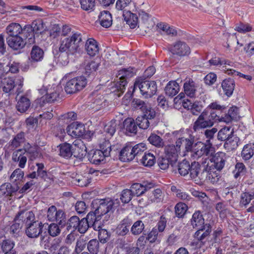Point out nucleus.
I'll use <instances>...</instances> for the list:
<instances>
[{"mask_svg":"<svg viewBox=\"0 0 254 254\" xmlns=\"http://www.w3.org/2000/svg\"><path fill=\"white\" fill-rule=\"evenodd\" d=\"M123 16L127 23L128 24L131 28H134L138 23V17L137 15L127 10L123 12Z\"/></svg>","mask_w":254,"mask_h":254,"instance_id":"4c0bfd02","label":"nucleus"},{"mask_svg":"<svg viewBox=\"0 0 254 254\" xmlns=\"http://www.w3.org/2000/svg\"><path fill=\"white\" fill-rule=\"evenodd\" d=\"M2 88L3 91L5 93H10L13 90L14 88L18 85V87L17 90V95L21 91L20 89L23 86V78L19 77L17 79V81L15 83L14 79L11 77H6L3 78L1 81Z\"/></svg>","mask_w":254,"mask_h":254,"instance_id":"423d86ee","label":"nucleus"},{"mask_svg":"<svg viewBox=\"0 0 254 254\" xmlns=\"http://www.w3.org/2000/svg\"><path fill=\"white\" fill-rule=\"evenodd\" d=\"M30 105V101L29 99L26 97L22 96L17 102L16 108L20 113H24L28 110Z\"/></svg>","mask_w":254,"mask_h":254,"instance_id":"c03bdc74","label":"nucleus"},{"mask_svg":"<svg viewBox=\"0 0 254 254\" xmlns=\"http://www.w3.org/2000/svg\"><path fill=\"white\" fill-rule=\"evenodd\" d=\"M157 88L155 81L144 80L141 78H138L134 83L133 91L138 89L141 95L145 98H148L151 97L156 93Z\"/></svg>","mask_w":254,"mask_h":254,"instance_id":"7ed1b4c3","label":"nucleus"},{"mask_svg":"<svg viewBox=\"0 0 254 254\" xmlns=\"http://www.w3.org/2000/svg\"><path fill=\"white\" fill-rule=\"evenodd\" d=\"M141 164L146 167L152 166L156 162L155 156L151 153H144L142 158L140 159Z\"/></svg>","mask_w":254,"mask_h":254,"instance_id":"37998d69","label":"nucleus"},{"mask_svg":"<svg viewBox=\"0 0 254 254\" xmlns=\"http://www.w3.org/2000/svg\"><path fill=\"white\" fill-rule=\"evenodd\" d=\"M1 250L3 254H16L14 249L15 243L13 241L7 239L3 240L0 244Z\"/></svg>","mask_w":254,"mask_h":254,"instance_id":"cd10ccee","label":"nucleus"},{"mask_svg":"<svg viewBox=\"0 0 254 254\" xmlns=\"http://www.w3.org/2000/svg\"><path fill=\"white\" fill-rule=\"evenodd\" d=\"M87 249L91 254H97L99 250V243L96 239L91 240L87 244Z\"/></svg>","mask_w":254,"mask_h":254,"instance_id":"69168bd1","label":"nucleus"},{"mask_svg":"<svg viewBox=\"0 0 254 254\" xmlns=\"http://www.w3.org/2000/svg\"><path fill=\"white\" fill-rule=\"evenodd\" d=\"M105 157L103 152L100 150H92L88 153V160L92 164H99L104 161Z\"/></svg>","mask_w":254,"mask_h":254,"instance_id":"bb28decb","label":"nucleus"},{"mask_svg":"<svg viewBox=\"0 0 254 254\" xmlns=\"http://www.w3.org/2000/svg\"><path fill=\"white\" fill-rule=\"evenodd\" d=\"M200 170L199 164L196 162H192L189 170L190 177L193 179H195L197 177L199 178V176L200 175V174H199Z\"/></svg>","mask_w":254,"mask_h":254,"instance_id":"13d9d810","label":"nucleus"},{"mask_svg":"<svg viewBox=\"0 0 254 254\" xmlns=\"http://www.w3.org/2000/svg\"><path fill=\"white\" fill-rule=\"evenodd\" d=\"M209 63L210 65H223V70L226 72V67H227V65L230 66L232 62L230 61L222 59L219 57H214L209 61Z\"/></svg>","mask_w":254,"mask_h":254,"instance_id":"8fccbe9b","label":"nucleus"},{"mask_svg":"<svg viewBox=\"0 0 254 254\" xmlns=\"http://www.w3.org/2000/svg\"><path fill=\"white\" fill-rule=\"evenodd\" d=\"M144 229V224L141 220H137L135 222L131 227V232L133 235L140 234Z\"/></svg>","mask_w":254,"mask_h":254,"instance_id":"5fc2aeb1","label":"nucleus"},{"mask_svg":"<svg viewBox=\"0 0 254 254\" xmlns=\"http://www.w3.org/2000/svg\"><path fill=\"white\" fill-rule=\"evenodd\" d=\"M30 25H25L23 29L21 26L17 23L12 22L9 24L6 28V33L7 37H13L21 35L26 28H29Z\"/></svg>","mask_w":254,"mask_h":254,"instance_id":"4468645a","label":"nucleus"},{"mask_svg":"<svg viewBox=\"0 0 254 254\" xmlns=\"http://www.w3.org/2000/svg\"><path fill=\"white\" fill-rule=\"evenodd\" d=\"M136 122L132 118H127L124 122V127L126 131L128 133H136L137 132V126Z\"/></svg>","mask_w":254,"mask_h":254,"instance_id":"09e8293b","label":"nucleus"},{"mask_svg":"<svg viewBox=\"0 0 254 254\" xmlns=\"http://www.w3.org/2000/svg\"><path fill=\"white\" fill-rule=\"evenodd\" d=\"M163 199L162 191L159 189L154 190L148 195V203H158Z\"/></svg>","mask_w":254,"mask_h":254,"instance_id":"79ce46f5","label":"nucleus"},{"mask_svg":"<svg viewBox=\"0 0 254 254\" xmlns=\"http://www.w3.org/2000/svg\"><path fill=\"white\" fill-rule=\"evenodd\" d=\"M235 86V82L234 80L231 78L225 79L221 83V87L224 94L228 97H230L232 95Z\"/></svg>","mask_w":254,"mask_h":254,"instance_id":"393cba45","label":"nucleus"},{"mask_svg":"<svg viewBox=\"0 0 254 254\" xmlns=\"http://www.w3.org/2000/svg\"><path fill=\"white\" fill-rule=\"evenodd\" d=\"M73 146L64 142L59 145V155L65 159L70 158L73 155Z\"/></svg>","mask_w":254,"mask_h":254,"instance_id":"4be33fe9","label":"nucleus"},{"mask_svg":"<svg viewBox=\"0 0 254 254\" xmlns=\"http://www.w3.org/2000/svg\"><path fill=\"white\" fill-rule=\"evenodd\" d=\"M191 224L193 228L198 229L205 225L204 219L200 211H196L193 213L191 219Z\"/></svg>","mask_w":254,"mask_h":254,"instance_id":"a19ab883","label":"nucleus"},{"mask_svg":"<svg viewBox=\"0 0 254 254\" xmlns=\"http://www.w3.org/2000/svg\"><path fill=\"white\" fill-rule=\"evenodd\" d=\"M24 175V172L20 168H17L11 174L9 180L12 183L20 181L23 178Z\"/></svg>","mask_w":254,"mask_h":254,"instance_id":"bf43d9fd","label":"nucleus"},{"mask_svg":"<svg viewBox=\"0 0 254 254\" xmlns=\"http://www.w3.org/2000/svg\"><path fill=\"white\" fill-rule=\"evenodd\" d=\"M98 20L100 25L105 28L109 27L112 24V15L109 11L107 10H104L100 12Z\"/></svg>","mask_w":254,"mask_h":254,"instance_id":"7c9ffc66","label":"nucleus"},{"mask_svg":"<svg viewBox=\"0 0 254 254\" xmlns=\"http://www.w3.org/2000/svg\"><path fill=\"white\" fill-rule=\"evenodd\" d=\"M233 134V129L230 127H225L221 128L218 133L217 137L221 141H227Z\"/></svg>","mask_w":254,"mask_h":254,"instance_id":"a18cd8bd","label":"nucleus"},{"mask_svg":"<svg viewBox=\"0 0 254 254\" xmlns=\"http://www.w3.org/2000/svg\"><path fill=\"white\" fill-rule=\"evenodd\" d=\"M118 59L117 53L112 49L105 50L104 59L109 63H115Z\"/></svg>","mask_w":254,"mask_h":254,"instance_id":"4d7b16f0","label":"nucleus"},{"mask_svg":"<svg viewBox=\"0 0 254 254\" xmlns=\"http://www.w3.org/2000/svg\"><path fill=\"white\" fill-rule=\"evenodd\" d=\"M43 227L42 222L35 219L25 227V234L30 238H38L42 232Z\"/></svg>","mask_w":254,"mask_h":254,"instance_id":"9d476101","label":"nucleus"},{"mask_svg":"<svg viewBox=\"0 0 254 254\" xmlns=\"http://www.w3.org/2000/svg\"><path fill=\"white\" fill-rule=\"evenodd\" d=\"M87 84V79L83 76L73 78L67 81L64 90L67 94H74L82 90Z\"/></svg>","mask_w":254,"mask_h":254,"instance_id":"20e7f679","label":"nucleus"},{"mask_svg":"<svg viewBox=\"0 0 254 254\" xmlns=\"http://www.w3.org/2000/svg\"><path fill=\"white\" fill-rule=\"evenodd\" d=\"M211 226L210 224H205L202 227L199 228L198 230L194 234V237L198 241L204 243L211 232Z\"/></svg>","mask_w":254,"mask_h":254,"instance_id":"2eb2a0df","label":"nucleus"},{"mask_svg":"<svg viewBox=\"0 0 254 254\" xmlns=\"http://www.w3.org/2000/svg\"><path fill=\"white\" fill-rule=\"evenodd\" d=\"M254 199V193L245 192L241 193L240 196V204L246 207Z\"/></svg>","mask_w":254,"mask_h":254,"instance_id":"49530a36","label":"nucleus"},{"mask_svg":"<svg viewBox=\"0 0 254 254\" xmlns=\"http://www.w3.org/2000/svg\"><path fill=\"white\" fill-rule=\"evenodd\" d=\"M99 63L95 60H86L84 62L85 74L87 75L94 74L98 69Z\"/></svg>","mask_w":254,"mask_h":254,"instance_id":"c9c22d12","label":"nucleus"},{"mask_svg":"<svg viewBox=\"0 0 254 254\" xmlns=\"http://www.w3.org/2000/svg\"><path fill=\"white\" fill-rule=\"evenodd\" d=\"M44 51L42 49L37 46H34L30 53L29 59L31 62H38L41 61L44 57Z\"/></svg>","mask_w":254,"mask_h":254,"instance_id":"e433bc0d","label":"nucleus"},{"mask_svg":"<svg viewBox=\"0 0 254 254\" xmlns=\"http://www.w3.org/2000/svg\"><path fill=\"white\" fill-rule=\"evenodd\" d=\"M134 158V154L133 153L131 146L127 145L120 151V159L122 161L128 162L132 160Z\"/></svg>","mask_w":254,"mask_h":254,"instance_id":"c85d7f7f","label":"nucleus"},{"mask_svg":"<svg viewBox=\"0 0 254 254\" xmlns=\"http://www.w3.org/2000/svg\"><path fill=\"white\" fill-rule=\"evenodd\" d=\"M220 122V118L216 112L212 111L209 114L207 111H204L193 123L192 128L194 131L212 127L215 122Z\"/></svg>","mask_w":254,"mask_h":254,"instance_id":"f257e3e1","label":"nucleus"},{"mask_svg":"<svg viewBox=\"0 0 254 254\" xmlns=\"http://www.w3.org/2000/svg\"><path fill=\"white\" fill-rule=\"evenodd\" d=\"M175 213L178 217H183L188 209L187 205L182 202L177 203L175 207Z\"/></svg>","mask_w":254,"mask_h":254,"instance_id":"0e129e2a","label":"nucleus"},{"mask_svg":"<svg viewBox=\"0 0 254 254\" xmlns=\"http://www.w3.org/2000/svg\"><path fill=\"white\" fill-rule=\"evenodd\" d=\"M18 190V186H12L10 183H5L0 186V196H10Z\"/></svg>","mask_w":254,"mask_h":254,"instance_id":"b1692460","label":"nucleus"},{"mask_svg":"<svg viewBox=\"0 0 254 254\" xmlns=\"http://www.w3.org/2000/svg\"><path fill=\"white\" fill-rule=\"evenodd\" d=\"M240 118L239 108L237 107H232L229 109L225 117L220 118V121L230 123L232 120H237Z\"/></svg>","mask_w":254,"mask_h":254,"instance_id":"72a5a7b5","label":"nucleus"},{"mask_svg":"<svg viewBox=\"0 0 254 254\" xmlns=\"http://www.w3.org/2000/svg\"><path fill=\"white\" fill-rule=\"evenodd\" d=\"M169 50L173 54L179 56H187L190 53L189 46L186 43L182 41H178L170 45Z\"/></svg>","mask_w":254,"mask_h":254,"instance_id":"6e6552de","label":"nucleus"},{"mask_svg":"<svg viewBox=\"0 0 254 254\" xmlns=\"http://www.w3.org/2000/svg\"><path fill=\"white\" fill-rule=\"evenodd\" d=\"M14 219L15 221L19 222L22 227L25 225V227H26L35 219V217L34 214L32 211L22 210L19 211L16 214Z\"/></svg>","mask_w":254,"mask_h":254,"instance_id":"1a4fd4ad","label":"nucleus"},{"mask_svg":"<svg viewBox=\"0 0 254 254\" xmlns=\"http://www.w3.org/2000/svg\"><path fill=\"white\" fill-rule=\"evenodd\" d=\"M31 28L34 32L41 33L44 30V23L42 20L38 19L33 21L28 29Z\"/></svg>","mask_w":254,"mask_h":254,"instance_id":"680f3d73","label":"nucleus"},{"mask_svg":"<svg viewBox=\"0 0 254 254\" xmlns=\"http://www.w3.org/2000/svg\"><path fill=\"white\" fill-rule=\"evenodd\" d=\"M99 46L97 42L93 39L87 40L85 50L88 55L91 57L95 56L99 52Z\"/></svg>","mask_w":254,"mask_h":254,"instance_id":"2f4dec72","label":"nucleus"},{"mask_svg":"<svg viewBox=\"0 0 254 254\" xmlns=\"http://www.w3.org/2000/svg\"><path fill=\"white\" fill-rule=\"evenodd\" d=\"M92 205L96 213L102 216L110 212L113 208L114 202L109 198L95 199L93 200Z\"/></svg>","mask_w":254,"mask_h":254,"instance_id":"39448f33","label":"nucleus"},{"mask_svg":"<svg viewBox=\"0 0 254 254\" xmlns=\"http://www.w3.org/2000/svg\"><path fill=\"white\" fill-rule=\"evenodd\" d=\"M165 152L166 156L171 160L172 163H176L177 162L180 151L176 145L172 144L166 146Z\"/></svg>","mask_w":254,"mask_h":254,"instance_id":"412c9836","label":"nucleus"},{"mask_svg":"<svg viewBox=\"0 0 254 254\" xmlns=\"http://www.w3.org/2000/svg\"><path fill=\"white\" fill-rule=\"evenodd\" d=\"M97 214L95 211L94 212H90L85 218L87 220L90 227L95 229L101 228L102 223L101 222V216Z\"/></svg>","mask_w":254,"mask_h":254,"instance_id":"f3484780","label":"nucleus"},{"mask_svg":"<svg viewBox=\"0 0 254 254\" xmlns=\"http://www.w3.org/2000/svg\"><path fill=\"white\" fill-rule=\"evenodd\" d=\"M55 221L58 223L60 225H64L66 223V216L64 211L62 209L57 210L56 208Z\"/></svg>","mask_w":254,"mask_h":254,"instance_id":"6e6d98bb","label":"nucleus"},{"mask_svg":"<svg viewBox=\"0 0 254 254\" xmlns=\"http://www.w3.org/2000/svg\"><path fill=\"white\" fill-rule=\"evenodd\" d=\"M149 120L143 115H142L138 116L136 119V124L140 128L146 129L149 127L150 125Z\"/></svg>","mask_w":254,"mask_h":254,"instance_id":"e2e57ef3","label":"nucleus"},{"mask_svg":"<svg viewBox=\"0 0 254 254\" xmlns=\"http://www.w3.org/2000/svg\"><path fill=\"white\" fill-rule=\"evenodd\" d=\"M26 141L25 134L23 131H21L15 135L9 142V147L11 150H16L17 148L20 147L22 144L25 143Z\"/></svg>","mask_w":254,"mask_h":254,"instance_id":"a211bd4d","label":"nucleus"},{"mask_svg":"<svg viewBox=\"0 0 254 254\" xmlns=\"http://www.w3.org/2000/svg\"><path fill=\"white\" fill-rule=\"evenodd\" d=\"M157 31L161 35H167L176 36L177 32L176 29L173 27H171L167 24L164 23H158L156 25Z\"/></svg>","mask_w":254,"mask_h":254,"instance_id":"473e14b6","label":"nucleus"},{"mask_svg":"<svg viewBox=\"0 0 254 254\" xmlns=\"http://www.w3.org/2000/svg\"><path fill=\"white\" fill-rule=\"evenodd\" d=\"M6 40L8 46L14 50L22 49L26 44V42L21 35L7 37Z\"/></svg>","mask_w":254,"mask_h":254,"instance_id":"ddd939ff","label":"nucleus"},{"mask_svg":"<svg viewBox=\"0 0 254 254\" xmlns=\"http://www.w3.org/2000/svg\"><path fill=\"white\" fill-rule=\"evenodd\" d=\"M190 164L189 162L185 160L179 163L178 165V171L180 174L185 176L189 174L190 169Z\"/></svg>","mask_w":254,"mask_h":254,"instance_id":"052dcab7","label":"nucleus"},{"mask_svg":"<svg viewBox=\"0 0 254 254\" xmlns=\"http://www.w3.org/2000/svg\"><path fill=\"white\" fill-rule=\"evenodd\" d=\"M184 91L190 97H194L196 94V86L193 81L186 82L184 85Z\"/></svg>","mask_w":254,"mask_h":254,"instance_id":"de8ad7c7","label":"nucleus"},{"mask_svg":"<svg viewBox=\"0 0 254 254\" xmlns=\"http://www.w3.org/2000/svg\"><path fill=\"white\" fill-rule=\"evenodd\" d=\"M66 132L69 135L77 138L82 136L85 134V129L82 124L73 123L67 127Z\"/></svg>","mask_w":254,"mask_h":254,"instance_id":"f8f14e48","label":"nucleus"},{"mask_svg":"<svg viewBox=\"0 0 254 254\" xmlns=\"http://www.w3.org/2000/svg\"><path fill=\"white\" fill-rule=\"evenodd\" d=\"M22 227L21 224L19 222H16L15 219H14L12 224L8 228L9 233L12 237H17L19 236Z\"/></svg>","mask_w":254,"mask_h":254,"instance_id":"603ef678","label":"nucleus"},{"mask_svg":"<svg viewBox=\"0 0 254 254\" xmlns=\"http://www.w3.org/2000/svg\"><path fill=\"white\" fill-rule=\"evenodd\" d=\"M71 178L72 183L81 187H86L90 183L88 177L81 174H72Z\"/></svg>","mask_w":254,"mask_h":254,"instance_id":"f704fd0d","label":"nucleus"},{"mask_svg":"<svg viewBox=\"0 0 254 254\" xmlns=\"http://www.w3.org/2000/svg\"><path fill=\"white\" fill-rule=\"evenodd\" d=\"M82 44V35L79 33H74L70 37L61 41L59 50L61 52H66L73 54L77 51Z\"/></svg>","mask_w":254,"mask_h":254,"instance_id":"f03ea898","label":"nucleus"},{"mask_svg":"<svg viewBox=\"0 0 254 254\" xmlns=\"http://www.w3.org/2000/svg\"><path fill=\"white\" fill-rule=\"evenodd\" d=\"M24 153L29 155L31 160L37 158L39 155V147L37 145H31L28 142L24 144L23 147L21 148Z\"/></svg>","mask_w":254,"mask_h":254,"instance_id":"a878e982","label":"nucleus"},{"mask_svg":"<svg viewBox=\"0 0 254 254\" xmlns=\"http://www.w3.org/2000/svg\"><path fill=\"white\" fill-rule=\"evenodd\" d=\"M254 154V144H248L244 146L242 151L243 158L247 160L252 157Z\"/></svg>","mask_w":254,"mask_h":254,"instance_id":"3c124183","label":"nucleus"},{"mask_svg":"<svg viewBox=\"0 0 254 254\" xmlns=\"http://www.w3.org/2000/svg\"><path fill=\"white\" fill-rule=\"evenodd\" d=\"M21 148L14 150L12 154V160L14 162H19L18 166L20 168H24L27 162V157Z\"/></svg>","mask_w":254,"mask_h":254,"instance_id":"aec40b11","label":"nucleus"},{"mask_svg":"<svg viewBox=\"0 0 254 254\" xmlns=\"http://www.w3.org/2000/svg\"><path fill=\"white\" fill-rule=\"evenodd\" d=\"M73 155L74 157L82 158L84 157L86 153V147L81 140L75 141L73 144Z\"/></svg>","mask_w":254,"mask_h":254,"instance_id":"c756f323","label":"nucleus"},{"mask_svg":"<svg viewBox=\"0 0 254 254\" xmlns=\"http://www.w3.org/2000/svg\"><path fill=\"white\" fill-rule=\"evenodd\" d=\"M119 75L121 76L118 79L119 80H117L115 85L117 90L123 93L125 91L127 84L126 78L127 76H131L132 72L127 69L124 68L119 71Z\"/></svg>","mask_w":254,"mask_h":254,"instance_id":"9b49d317","label":"nucleus"},{"mask_svg":"<svg viewBox=\"0 0 254 254\" xmlns=\"http://www.w3.org/2000/svg\"><path fill=\"white\" fill-rule=\"evenodd\" d=\"M180 87L176 81H171L166 85L165 88L166 94L169 97H173L179 91Z\"/></svg>","mask_w":254,"mask_h":254,"instance_id":"58836bf2","label":"nucleus"},{"mask_svg":"<svg viewBox=\"0 0 254 254\" xmlns=\"http://www.w3.org/2000/svg\"><path fill=\"white\" fill-rule=\"evenodd\" d=\"M199 179L202 182H210L212 184L217 183L219 180L217 173L212 170H203L201 173Z\"/></svg>","mask_w":254,"mask_h":254,"instance_id":"6ab92c4d","label":"nucleus"},{"mask_svg":"<svg viewBox=\"0 0 254 254\" xmlns=\"http://www.w3.org/2000/svg\"><path fill=\"white\" fill-rule=\"evenodd\" d=\"M193 144V141L185 137H181L176 141V145L181 151V150L185 153L191 151Z\"/></svg>","mask_w":254,"mask_h":254,"instance_id":"5701e85b","label":"nucleus"},{"mask_svg":"<svg viewBox=\"0 0 254 254\" xmlns=\"http://www.w3.org/2000/svg\"><path fill=\"white\" fill-rule=\"evenodd\" d=\"M79 221V217L76 216L70 217L67 223V229L71 232L77 229Z\"/></svg>","mask_w":254,"mask_h":254,"instance_id":"338daca9","label":"nucleus"},{"mask_svg":"<svg viewBox=\"0 0 254 254\" xmlns=\"http://www.w3.org/2000/svg\"><path fill=\"white\" fill-rule=\"evenodd\" d=\"M148 140L151 144L156 147H163L164 145L163 139L156 134H151L149 137Z\"/></svg>","mask_w":254,"mask_h":254,"instance_id":"774afa93","label":"nucleus"},{"mask_svg":"<svg viewBox=\"0 0 254 254\" xmlns=\"http://www.w3.org/2000/svg\"><path fill=\"white\" fill-rule=\"evenodd\" d=\"M226 160L225 153L222 152H217L212 158L211 162L212 164L211 166H213L217 171H220L224 168Z\"/></svg>","mask_w":254,"mask_h":254,"instance_id":"dca6fc26","label":"nucleus"},{"mask_svg":"<svg viewBox=\"0 0 254 254\" xmlns=\"http://www.w3.org/2000/svg\"><path fill=\"white\" fill-rule=\"evenodd\" d=\"M193 156L200 157L202 156H208L211 155L213 152V148L211 143L205 144L201 142H197L193 147Z\"/></svg>","mask_w":254,"mask_h":254,"instance_id":"0eeeda50","label":"nucleus"},{"mask_svg":"<svg viewBox=\"0 0 254 254\" xmlns=\"http://www.w3.org/2000/svg\"><path fill=\"white\" fill-rule=\"evenodd\" d=\"M131 222L128 218H125L122 220L117 227V232L121 236H124L129 232V228Z\"/></svg>","mask_w":254,"mask_h":254,"instance_id":"ea45409f","label":"nucleus"},{"mask_svg":"<svg viewBox=\"0 0 254 254\" xmlns=\"http://www.w3.org/2000/svg\"><path fill=\"white\" fill-rule=\"evenodd\" d=\"M130 189L133 195L140 196L147 190L146 187L139 183H135L131 186Z\"/></svg>","mask_w":254,"mask_h":254,"instance_id":"864d4df0","label":"nucleus"}]
</instances>
